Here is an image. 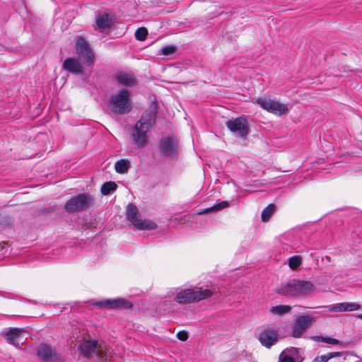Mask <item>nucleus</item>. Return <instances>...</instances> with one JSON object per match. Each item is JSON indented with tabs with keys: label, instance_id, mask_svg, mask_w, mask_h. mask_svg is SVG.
Wrapping results in <instances>:
<instances>
[{
	"label": "nucleus",
	"instance_id": "obj_1",
	"mask_svg": "<svg viewBox=\"0 0 362 362\" xmlns=\"http://www.w3.org/2000/svg\"><path fill=\"white\" fill-rule=\"evenodd\" d=\"M157 110L152 105L146 110L137 122L132 133L134 143L139 148L145 146L148 141L147 132L156 124Z\"/></svg>",
	"mask_w": 362,
	"mask_h": 362
},
{
	"label": "nucleus",
	"instance_id": "obj_2",
	"mask_svg": "<svg viewBox=\"0 0 362 362\" xmlns=\"http://www.w3.org/2000/svg\"><path fill=\"white\" fill-rule=\"evenodd\" d=\"M314 289L312 282L293 279L281 284L275 291L276 293L287 298H296L309 295Z\"/></svg>",
	"mask_w": 362,
	"mask_h": 362
},
{
	"label": "nucleus",
	"instance_id": "obj_3",
	"mask_svg": "<svg viewBox=\"0 0 362 362\" xmlns=\"http://www.w3.org/2000/svg\"><path fill=\"white\" fill-rule=\"evenodd\" d=\"M214 291L209 289L199 288L194 291L191 288L184 289L177 293L175 300L180 304L192 303L210 298Z\"/></svg>",
	"mask_w": 362,
	"mask_h": 362
},
{
	"label": "nucleus",
	"instance_id": "obj_4",
	"mask_svg": "<svg viewBox=\"0 0 362 362\" xmlns=\"http://www.w3.org/2000/svg\"><path fill=\"white\" fill-rule=\"evenodd\" d=\"M110 110L116 114H127L132 110V102L129 98V93L127 90H122L118 93L112 95L109 101Z\"/></svg>",
	"mask_w": 362,
	"mask_h": 362
},
{
	"label": "nucleus",
	"instance_id": "obj_5",
	"mask_svg": "<svg viewBox=\"0 0 362 362\" xmlns=\"http://www.w3.org/2000/svg\"><path fill=\"white\" fill-rule=\"evenodd\" d=\"M126 216L127 219L136 229L152 230L157 228L156 223H154L153 221L148 219H141L139 216V210L137 207L132 203H129L127 205Z\"/></svg>",
	"mask_w": 362,
	"mask_h": 362
},
{
	"label": "nucleus",
	"instance_id": "obj_6",
	"mask_svg": "<svg viewBox=\"0 0 362 362\" xmlns=\"http://www.w3.org/2000/svg\"><path fill=\"white\" fill-rule=\"evenodd\" d=\"M93 202L94 199L91 195L82 193L69 199L64 205V209L69 213L81 211L88 209Z\"/></svg>",
	"mask_w": 362,
	"mask_h": 362
},
{
	"label": "nucleus",
	"instance_id": "obj_7",
	"mask_svg": "<svg viewBox=\"0 0 362 362\" xmlns=\"http://www.w3.org/2000/svg\"><path fill=\"white\" fill-rule=\"evenodd\" d=\"M76 53L78 59L86 65H91L95 60V54L90 45L82 36H77L75 40Z\"/></svg>",
	"mask_w": 362,
	"mask_h": 362
},
{
	"label": "nucleus",
	"instance_id": "obj_8",
	"mask_svg": "<svg viewBox=\"0 0 362 362\" xmlns=\"http://www.w3.org/2000/svg\"><path fill=\"white\" fill-rule=\"evenodd\" d=\"M256 103L262 109L277 116L286 115L289 111L286 104L281 103L277 100H272L266 97L257 98L256 100Z\"/></svg>",
	"mask_w": 362,
	"mask_h": 362
},
{
	"label": "nucleus",
	"instance_id": "obj_9",
	"mask_svg": "<svg viewBox=\"0 0 362 362\" xmlns=\"http://www.w3.org/2000/svg\"><path fill=\"white\" fill-rule=\"evenodd\" d=\"M25 333L23 328L10 327L4 329L1 334L6 342L16 348H20L27 339Z\"/></svg>",
	"mask_w": 362,
	"mask_h": 362
},
{
	"label": "nucleus",
	"instance_id": "obj_10",
	"mask_svg": "<svg viewBox=\"0 0 362 362\" xmlns=\"http://www.w3.org/2000/svg\"><path fill=\"white\" fill-rule=\"evenodd\" d=\"M315 322V317L308 315H300L293 322L291 326V336L294 338H299L302 334L311 327Z\"/></svg>",
	"mask_w": 362,
	"mask_h": 362
},
{
	"label": "nucleus",
	"instance_id": "obj_11",
	"mask_svg": "<svg viewBox=\"0 0 362 362\" xmlns=\"http://www.w3.org/2000/svg\"><path fill=\"white\" fill-rule=\"evenodd\" d=\"M332 358H337L339 361H348L351 362H359V357L352 352L348 351H334L329 352L315 358L314 362H327Z\"/></svg>",
	"mask_w": 362,
	"mask_h": 362
},
{
	"label": "nucleus",
	"instance_id": "obj_12",
	"mask_svg": "<svg viewBox=\"0 0 362 362\" xmlns=\"http://www.w3.org/2000/svg\"><path fill=\"white\" fill-rule=\"evenodd\" d=\"M226 126L230 132L236 134L240 137L246 138L248 134V124L246 118L244 117H239L227 121Z\"/></svg>",
	"mask_w": 362,
	"mask_h": 362
},
{
	"label": "nucleus",
	"instance_id": "obj_13",
	"mask_svg": "<svg viewBox=\"0 0 362 362\" xmlns=\"http://www.w3.org/2000/svg\"><path fill=\"white\" fill-rule=\"evenodd\" d=\"M102 347L94 340L84 341L79 346L81 354L86 358V359H93L94 356L100 354Z\"/></svg>",
	"mask_w": 362,
	"mask_h": 362
},
{
	"label": "nucleus",
	"instance_id": "obj_14",
	"mask_svg": "<svg viewBox=\"0 0 362 362\" xmlns=\"http://www.w3.org/2000/svg\"><path fill=\"white\" fill-rule=\"evenodd\" d=\"M160 150L164 156L173 157L177 155V141L170 136L162 139L159 143Z\"/></svg>",
	"mask_w": 362,
	"mask_h": 362
},
{
	"label": "nucleus",
	"instance_id": "obj_15",
	"mask_svg": "<svg viewBox=\"0 0 362 362\" xmlns=\"http://www.w3.org/2000/svg\"><path fill=\"white\" fill-rule=\"evenodd\" d=\"M37 356L45 361L54 362L58 360L56 349L45 343H41L36 350Z\"/></svg>",
	"mask_w": 362,
	"mask_h": 362
},
{
	"label": "nucleus",
	"instance_id": "obj_16",
	"mask_svg": "<svg viewBox=\"0 0 362 362\" xmlns=\"http://www.w3.org/2000/svg\"><path fill=\"white\" fill-rule=\"evenodd\" d=\"M301 349L290 347L285 349L279 356V362H303L305 359Z\"/></svg>",
	"mask_w": 362,
	"mask_h": 362
},
{
	"label": "nucleus",
	"instance_id": "obj_17",
	"mask_svg": "<svg viewBox=\"0 0 362 362\" xmlns=\"http://www.w3.org/2000/svg\"><path fill=\"white\" fill-rule=\"evenodd\" d=\"M258 339L262 345L270 348L278 341L277 330L273 328H265L259 333Z\"/></svg>",
	"mask_w": 362,
	"mask_h": 362
},
{
	"label": "nucleus",
	"instance_id": "obj_18",
	"mask_svg": "<svg viewBox=\"0 0 362 362\" xmlns=\"http://www.w3.org/2000/svg\"><path fill=\"white\" fill-rule=\"evenodd\" d=\"M62 68L73 74L78 75L83 73L81 63L75 58L66 59L62 64Z\"/></svg>",
	"mask_w": 362,
	"mask_h": 362
},
{
	"label": "nucleus",
	"instance_id": "obj_19",
	"mask_svg": "<svg viewBox=\"0 0 362 362\" xmlns=\"http://www.w3.org/2000/svg\"><path fill=\"white\" fill-rule=\"evenodd\" d=\"M95 23L97 28L103 31L106 29H109L113 24V21L110 16L107 13H103L98 14L95 19Z\"/></svg>",
	"mask_w": 362,
	"mask_h": 362
},
{
	"label": "nucleus",
	"instance_id": "obj_20",
	"mask_svg": "<svg viewBox=\"0 0 362 362\" xmlns=\"http://www.w3.org/2000/svg\"><path fill=\"white\" fill-rule=\"evenodd\" d=\"M360 308V305L356 303L344 302L331 305L329 310L332 312L354 311Z\"/></svg>",
	"mask_w": 362,
	"mask_h": 362
},
{
	"label": "nucleus",
	"instance_id": "obj_21",
	"mask_svg": "<svg viewBox=\"0 0 362 362\" xmlns=\"http://www.w3.org/2000/svg\"><path fill=\"white\" fill-rule=\"evenodd\" d=\"M117 81L127 86L135 85L136 81L132 74L129 73L120 72L116 75Z\"/></svg>",
	"mask_w": 362,
	"mask_h": 362
},
{
	"label": "nucleus",
	"instance_id": "obj_22",
	"mask_svg": "<svg viewBox=\"0 0 362 362\" xmlns=\"http://www.w3.org/2000/svg\"><path fill=\"white\" fill-rule=\"evenodd\" d=\"M115 309H131L133 307L132 303L123 298H114Z\"/></svg>",
	"mask_w": 362,
	"mask_h": 362
},
{
	"label": "nucleus",
	"instance_id": "obj_23",
	"mask_svg": "<svg viewBox=\"0 0 362 362\" xmlns=\"http://www.w3.org/2000/svg\"><path fill=\"white\" fill-rule=\"evenodd\" d=\"M130 168V163L128 160L121 159L115 164V171L120 174L126 173Z\"/></svg>",
	"mask_w": 362,
	"mask_h": 362
},
{
	"label": "nucleus",
	"instance_id": "obj_24",
	"mask_svg": "<svg viewBox=\"0 0 362 362\" xmlns=\"http://www.w3.org/2000/svg\"><path fill=\"white\" fill-rule=\"evenodd\" d=\"M291 311V306L287 305H279L273 306L270 308V312L273 315H283L289 313Z\"/></svg>",
	"mask_w": 362,
	"mask_h": 362
},
{
	"label": "nucleus",
	"instance_id": "obj_25",
	"mask_svg": "<svg viewBox=\"0 0 362 362\" xmlns=\"http://www.w3.org/2000/svg\"><path fill=\"white\" fill-rule=\"evenodd\" d=\"M275 209L276 206L274 204H270L264 208L261 214L262 221L263 222H267L274 213Z\"/></svg>",
	"mask_w": 362,
	"mask_h": 362
},
{
	"label": "nucleus",
	"instance_id": "obj_26",
	"mask_svg": "<svg viewBox=\"0 0 362 362\" xmlns=\"http://www.w3.org/2000/svg\"><path fill=\"white\" fill-rule=\"evenodd\" d=\"M117 188V185L115 182L109 181L105 182L100 189V192L103 195H108L111 192H115Z\"/></svg>",
	"mask_w": 362,
	"mask_h": 362
},
{
	"label": "nucleus",
	"instance_id": "obj_27",
	"mask_svg": "<svg viewBox=\"0 0 362 362\" xmlns=\"http://www.w3.org/2000/svg\"><path fill=\"white\" fill-rule=\"evenodd\" d=\"M311 339L315 341H321L325 342L329 344H339V341L336 339L331 337H324L322 336H313L311 337Z\"/></svg>",
	"mask_w": 362,
	"mask_h": 362
},
{
	"label": "nucleus",
	"instance_id": "obj_28",
	"mask_svg": "<svg viewBox=\"0 0 362 362\" xmlns=\"http://www.w3.org/2000/svg\"><path fill=\"white\" fill-rule=\"evenodd\" d=\"M176 47L173 45L165 46L160 49L159 54L165 56H168L174 54L176 52Z\"/></svg>",
	"mask_w": 362,
	"mask_h": 362
},
{
	"label": "nucleus",
	"instance_id": "obj_29",
	"mask_svg": "<svg viewBox=\"0 0 362 362\" xmlns=\"http://www.w3.org/2000/svg\"><path fill=\"white\" fill-rule=\"evenodd\" d=\"M95 305L99 307L107 308L109 309H115L114 298L100 300L95 303Z\"/></svg>",
	"mask_w": 362,
	"mask_h": 362
},
{
	"label": "nucleus",
	"instance_id": "obj_30",
	"mask_svg": "<svg viewBox=\"0 0 362 362\" xmlns=\"http://www.w3.org/2000/svg\"><path fill=\"white\" fill-rule=\"evenodd\" d=\"M148 35V30L146 28H139L135 32V38L137 40L143 41L146 39Z\"/></svg>",
	"mask_w": 362,
	"mask_h": 362
},
{
	"label": "nucleus",
	"instance_id": "obj_31",
	"mask_svg": "<svg viewBox=\"0 0 362 362\" xmlns=\"http://www.w3.org/2000/svg\"><path fill=\"white\" fill-rule=\"evenodd\" d=\"M301 264V257L299 256H293L288 259V265L291 269H296Z\"/></svg>",
	"mask_w": 362,
	"mask_h": 362
},
{
	"label": "nucleus",
	"instance_id": "obj_32",
	"mask_svg": "<svg viewBox=\"0 0 362 362\" xmlns=\"http://www.w3.org/2000/svg\"><path fill=\"white\" fill-rule=\"evenodd\" d=\"M177 337L182 341H185L188 339V333L186 331H180L177 334Z\"/></svg>",
	"mask_w": 362,
	"mask_h": 362
},
{
	"label": "nucleus",
	"instance_id": "obj_33",
	"mask_svg": "<svg viewBox=\"0 0 362 362\" xmlns=\"http://www.w3.org/2000/svg\"><path fill=\"white\" fill-rule=\"evenodd\" d=\"M228 206V203L226 201H222L221 202L214 205L216 211H218L224 209Z\"/></svg>",
	"mask_w": 362,
	"mask_h": 362
},
{
	"label": "nucleus",
	"instance_id": "obj_34",
	"mask_svg": "<svg viewBox=\"0 0 362 362\" xmlns=\"http://www.w3.org/2000/svg\"><path fill=\"white\" fill-rule=\"evenodd\" d=\"M216 211L215 207H214V206H213L209 207V208L202 209V210L199 211L197 212V214L201 215V214H208V213H210V212H213V211Z\"/></svg>",
	"mask_w": 362,
	"mask_h": 362
},
{
	"label": "nucleus",
	"instance_id": "obj_35",
	"mask_svg": "<svg viewBox=\"0 0 362 362\" xmlns=\"http://www.w3.org/2000/svg\"><path fill=\"white\" fill-rule=\"evenodd\" d=\"M358 317L362 320V314H361V315H359L358 316Z\"/></svg>",
	"mask_w": 362,
	"mask_h": 362
}]
</instances>
